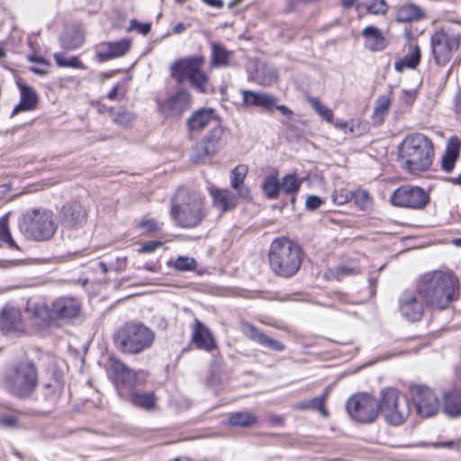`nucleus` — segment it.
<instances>
[{
	"instance_id": "1",
	"label": "nucleus",
	"mask_w": 461,
	"mask_h": 461,
	"mask_svg": "<svg viewBox=\"0 0 461 461\" xmlns=\"http://www.w3.org/2000/svg\"><path fill=\"white\" fill-rule=\"evenodd\" d=\"M416 290L428 305L444 310L458 299L459 279L451 270L429 271L419 276Z\"/></svg>"
},
{
	"instance_id": "2",
	"label": "nucleus",
	"mask_w": 461,
	"mask_h": 461,
	"mask_svg": "<svg viewBox=\"0 0 461 461\" xmlns=\"http://www.w3.org/2000/svg\"><path fill=\"white\" fill-rule=\"evenodd\" d=\"M403 167L411 174L427 171L432 165L434 149L431 140L422 133L407 135L399 146Z\"/></svg>"
},
{
	"instance_id": "3",
	"label": "nucleus",
	"mask_w": 461,
	"mask_h": 461,
	"mask_svg": "<svg viewBox=\"0 0 461 461\" xmlns=\"http://www.w3.org/2000/svg\"><path fill=\"white\" fill-rule=\"evenodd\" d=\"M170 212L176 224L185 229L198 226L206 215L202 196L183 187L172 198Z\"/></svg>"
},
{
	"instance_id": "4",
	"label": "nucleus",
	"mask_w": 461,
	"mask_h": 461,
	"mask_svg": "<svg viewBox=\"0 0 461 461\" xmlns=\"http://www.w3.org/2000/svg\"><path fill=\"white\" fill-rule=\"evenodd\" d=\"M303 251L286 238H277L271 243L268 258L271 269L279 276L291 277L300 269Z\"/></svg>"
},
{
	"instance_id": "5",
	"label": "nucleus",
	"mask_w": 461,
	"mask_h": 461,
	"mask_svg": "<svg viewBox=\"0 0 461 461\" xmlns=\"http://www.w3.org/2000/svg\"><path fill=\"white\" fill-rule=\"evenodd\" d=\"M3 383L6 391L14 396L22 399L31 397L39 384L36 365L26 359L9 366Z\"/></svg>"
},
{
	"instance_id": "6",
	"label": "nucleus",
	"mask_w": 461,
	"mask_h": 461,
	"mask_svg": "<svg viewBox=\"0 0 461 461\" xmlns=\"http://www.w3.org/2000/svg\"><path fill=\"white\" fill-rule=\"evenodd\" d=\"M155 339V332L140 321L125 323L113 335L116 348L128 355H137L150 348Z\"/></svg>"
},
{
	"instance_id": "7",
	"label": "nucleus",
	"mask_w": 461,
	"mask_h": 461,
	"mask_svg": "<svg viewBox=\"0 0 461 461\" xmlns=\"http://www.w3.org/2000/svg\"><path fill=\"white\" fill-rule=\"evenodd\" d=\"M19 228L27 239L43 241L53 237L58 224L51 211L33 209L23 214Z\"/></svg>"
},
{
	"instance_id": "8",
	"label": "nucleus",
	"mask_w": 461,
	"mask_h": 461,
	"mask_svg": "<svg viewBox=\"0 0 461 461\" xmlns=\"http://www.w3.org/2000/svg\"><path fill=\"white\" fill-rule=\"evenodd\" d=\"M378 406L384 420L393 426L402 424L411 411L407 396L394 387L381 390Z\"/></svg>"
},
{
	"instance_id": "9",
	"label": "nucleus",
	"mask_w": 461,
	"mask_h": 461,
	"mask_svg": "<svg viewBox=\"0 0 461 461\" xmlns=\"http://www.w3.org/2000/svg\"><path fill=\"white\" fill-rule=\"evenodd\" d=\"M203 59L189 57L176 60L171 65V76L179 85L189 80L192 86L200 93H205L208 86V77L203 71Z\"/></svg>"
},
{
	"instance_id": "10",
	"label": "nucleus",
	"mask_w": 461,
	"mask_h": 461,
	"mask_svg": "<svg viewBox=\"0 0 461 461\" xmlns=\"http://www.w3.org/2000/svg\"><path fill=\"white\" fill-rule=\"evenodd\" d=\"M434 59L439 65L447 64L460 44V32L453 26H446L431 37Z\"/></svg>"
},
{
	"instance_id": "11",
	"label": "nucleus",
	"mask_w": 461,
	"mask_h": 461,
	"mask_svg": "<svg viewBox=\"0 0 461 461\" xmlns=\"http://www.w3.org/2000/svg\"><path fill=\"white\" fill-rule=\"evenodd\" d=\"M349 416L361 423H371L379 414L378 401L368 393H357L351 396L346 404Z\"/></svg>"
},
{
	"instance_id": "12",
	"label": "nucleus",
	"mask_w": 461,
	"mask_h": 461,
	"mask_svg": "<svg viewBox=\"0 0 461 461\" xmlns=\"http://www.w3.org/2000/svg\"><path fill=\"white\" fill-rule=\"evenodd\" d=\"M410 392L420 416L429 418L437 414L439 400L432 389L426 385L413 384L410 387Z\"/></svg>"
},
{
	"instance_id": "13",
	"label": "nucleus",
	"mask_w": 461,
	"mask_h": 461,
	"mask_svg": "<svg viewBox=\"0 0 461 461\" xmlns=\"http://www.w3.org/2000/svg\"><path fill=\"white\" fill-rule=\"evenodd\" d=\"M192 97L186 89L181 88L164 99H158V110L166 117H180L191 107Z\"/></svg>"
},
{
	"instance_id": "14",
	"label": "nucleus",
	"mask_w": 461,
	"mask_h": 461,
	"mask_svg": "<svg viewBox=\"0 0 461 461\" xmlns=\"http://www.w3.org/2000/svg\"><path fill=\"white\" fill-rule=\"evenodd\" d=\"M391 203L399 207L421 209L429 202V194L418 186H401L391 195Z\"/></svg>"
},
{
	"instance_id": "15",
	"label": "nucleus",
	"mask_w": 461,
	"mask_h": 461,
	"mask_svg": "<svg viewBox=\"0 0 461 461\" xmlns=\"http://www.w3.org/2000/svg\"><path fill=\"white\" fill-rule=\"evenodd\" d=\"M106 372L109 379L118 389L132 388L137 384V374L119 359L109 357Z\"/></svg>"
},
{
	"instance_id": "16",
	"label": "nucleus",
	"mask_w": 461,
	"mask_h": 461,
	"mask_svg": "<svg viewBox=\"0 0 461 461\" xmlns=\"http://www.w3.org/2000/svg\"><path fill=\"white\" fill-rule=\"evenodd\" d=\"M87 221V212L77 202L66 203L59 212V223L63 230H79Z\"/></svg>"
},
{
	"instance_id": "17",
	"label": "nucleus",
	"mask_w": 461,
	"mask_h": 461,
	"mask_svg": "<svg viewBox=\"0 0 461 461\" xmlns=\"http://www.w3.org/2000/svg\"><path fill=\"white\" fill-rule=\"evenodd\" d=\"M417 294V290H405L399 296V312L410 321H420L424 313L423 303L418 299Z\"/></svg>"
},
{
	"instance_id": "18",
	"label": "nucleus",
	"mask_w": 461,
	"mask_h": 461,
	"mask_svg": "<svg viewBox=\"0 0 461 461\" xmlns=\"http://www.w3.org/2000/svg\"><path fill=\"white\" fill-rule=\"evenodd\" d=\"M222 129H212L194 149L191 159L199 163L204 158L214 155L221 146Z\"/></svg>"
},
{
	"instance_id": "19",
	"label": "nucleus",
	"mask_w": 461,
	"mask_h": 461,
	"mask_svg": "<svg viewBox=\"0 0 461 461\" xmlns=\"http://www.w3.org/2000/svg\"><path fill=\"white\" fill-rule=\"evenodd\" d=\"M52 314L57 320H71L77 317L81 312L80 302L71 296H60L51 303Z\"/></svg>"
},
{
	"instance_id": "20",
	"label": "nucleus",
	"mask_w": 461,
	"mask_h": 461,
	"mask_svg": "<svg viewBox=\"0 0 461 461\" xmlns=\"http://www.w3.org/2000/svg\"><path fill=\"white\" fill-rule=\"evenodd\" d=\"M241 331L248 339L257 342L266 348L277 352H282L285 349V346L282 342L268 337L251 323L242 322Z\"/></svg>"
},
{
	"instance_id": "21",
	"label": "nucleus",
	"mask_w": 461,
	"mask_h": 461,
	"mask_svg": "<svg viewBox=\"0 0 461 461\" xmlns=\"http://www.w3.org/2000/svg\"><path fill=\"white\" fill-rule=\"evenodd\" d=\"M131 48V41L122 39L118 41L103 42L99 45L96 56L99 61H107L125 55Z\"/></svg>"
},
{
	"instance_id": "22",
	"label": "nucleus",
	"mask_w": 461,
	"mask_h": 461,
	"mask_svg": "<svg viewBox=\"0 0 461 461\" xmlns=\"http://www.w3.org/2000/svg\"><path fill=\"white\" fill-rule=\"evenodd\" d=\"M209 193L212 198L213 207L221 212L230 211L237 205L238 195L230 190L211 186Z\"/></svg>"
},
{
	"instance_id": "23",
	"label": "nucleus",
	"mask_w": 461,
	"mask_h": 461,
	"mask_svg": "<svg viewBox=\"0 0 461 461\" xmlns=\"http://www.w3.org/2000/svg\"><path fill=\"white\" fill-rule=\"evenodd\" d=\"M192 341L199 349L205 351H212L216 348L212 331L197 319L193 326Z\"/></svg>"
},
{
	"instance_id": "24",
	"label": "nucleus",
	"mask_w": 461,
	"mask_h": 461,
	"mask_svg": "<svg viewBox=\"0 0 461 461\" xmlns=\"http://www.w3.org/2000/svg\"><path fill=\"white\" fill-rule=\"evenodd\" d=\"M242 101L246 106L262 107L266 110L272 109L276 104V98L264 92L241 90Z\"/></svg>"
},
{
	"instance_id": "25",
	"label": "nucleus",
	"mask_w": 461,
	"mask_h": 461,
	"mask_svg": "<svg viewBox=\"0 0 461 461\" xmlns=\"http://www.w3.org/2000/svg\"><path fill=\"white\" fill-rule=\"evenodd\" d=\"M365 47L371 51H381L384 50L388 44L386 38L381 30L375 26H366L362 31Z\"/></svg>"
},
{
	"instance_id": "26",
	"label": "nucleus",
	"mask_w": 461,
	"mask_h": 461,
	"mask_svg": "<svg viewBox=\"0 0 461 461\" xmlns=\"http://www.w3.org/2000/svg\"><path fill=\"white\" fill-rule=\"evenodd\" d=\"M443 411L452 419L461 417V389H451L444 393Z\"/></svg>"
},
{
	"instance_id": "27",
	"label": "nucleus",
	"mask_w": 461,
	"mask_h": 461,
	"mask_svg": "<svg viewBox=\"0 0 461 461\" xmlns=\"http://www.w3.org/2000/svg\"><path fill=\"white\" fill-rule=\"evenodd\" d=\"M22 327V313L14 307H5L0 313V329L9 332L18 330Z\"/></svg>"
},
{
	"instance_id": "28",
	"label": "nucleus",
	"mask_w": 461,
	"mask_h": 461,
	"mask_svg": "<svg viewBox=\"0 0 461 461\" xmlns=\"http://www.w3.org/2000/svg\"><path fill=\"white\" fill-rule=\"evenodd\" d=\"M19 88L21 92V100L14 108L12 116L20 112L32 111L37 106L38 96L35 91L32 87L22 84H19Z\"/></svg>"
},
{
	"instance_id": "29",
	"label": "nucleus",
	"mask_w": 461,
	"mask_h": 461,
	"mask_svg": "<svg viewBox=\"0 0 461 461\" xmlns=\"http://www.w3.org/2000/svg\"><path fill=\"white\" fill-rule=\"evenodd\" d=\"M27 311L32 314V320L34 325L42 328L49 324L50 321L55 320L52 314V306L49 308L45 303H36L27 307Z\"/></svg>"
},
{
	"instance_id": "30",
	"label": "nucleus",
	"mask_w": 461,
	"mask_h": 461,
	"mask_svg": "<svg viewBox=\"0 0 461 461\" xmlns=\"http://www.w3.org/2000/svg\"><path fill=\"white\" fill-rule=\"evenodd\" d=\"M211 47V66L212 68L228 67L232 58V52L221 43L212 41Z\"/></svg>"
},
{
	"instance_id": "31",
	"label": "nucleus",
	"mask_w": 461,
	"mask_h": 461,
	"mask_svg": "<svg viewBox=\"0 0 461 461\" xmlns=\"http://www.w3.org/2000/svg\"><path fill=\"white\" fill-rule=\"evenodd\" d=\"M425 16L424 11L413 4L402 5L396 14L397 21L401 23H412L422 19Z\"/></svg>"
},
{
	"instance_id": "32",
	"label": "nucleus",
	"mask_w": 461,
	"mask_h": 461,
	"mask_svg": "<svg viewBox=\"0 0 461 461\" xmlns=\"http://www.w3.org/2000/svg\"><path fill=\"white\" fill-rule=\"evenodd\" d=\"M212 119V113L211 110L200 109L195 111L187 121V125L190 131H203Z\"/></svg>"
},
{
	"instance_id": "33",
	"label": "nucleus",
	"mask_w": 461,
	"mask_h": 461,
	"mask_svg": "<svg viewBox=\"0 0 461 461\" xmlns=\"http://www.w3.org/2000/svg\"><path fill=\"white\" fill-rule=\"evenodd\" d=\"M459 153V140L457 138H450L445 155L442 158V168L446 172H451L455 167Z\"/></svg>"
},
{
	"instance_id": "34",
	"label": "nucleus",
	"mask_w": 461,
	"mask_h": 461,
	"mask_svg": "<svg viewBox=\"0 0 461 461\" xmlns=\"http://www.w3.org/2000/svg\"><path fill=\"white\" fill-rule=\"evenodd\" d=\"M420 60V50L418 46H411L408 53L394 63L397 71L402 72L405 68H415Z\"/></svg>"
},
{
	"instance_id": "35",
	"label": "nucleus",
	"mask_w": 461,
	"mask_h": 461,
	"mask_svg": "<svg viewBox=\"0 0 461 461\" xmlns=\"http://www.w3.org/2000/svg\"><path fill=\"white\" fill-rule=\"evenodd\" d=\"M129 399L133 405L148 411L153 409L156 404V397L153 393L132 391Z\"/></svg>"
},
{
	"instance_id": "36",
	"label": "nucleus",
	"mask_w": 461,
	"mask_h": 461,
	"mask_svg": "<svg viewBox=\"0 0 461 461\" xmlns=\"http://www.w3.org/2000/svg\"><path fill=\"white\" fill-rule=\"evenodd\" d=\"M328 395V392L323 393L321 396L314 397L308 401H303L295 404L297 410H313L318 411L324 417L328 416V411L325 409V401Z\"/></svg>"
},
{
	"instance_id": "37",
	"label": "nucleus",
	"mask_w": 461,
	"mask_h": 461,
	"mask_svg": "<svg viewBox=\"0 0 461 461\" xmlns=\"http://www.w3.org/2000/svg\"><path fill=\"white\" fill-rule=\"evenodd\" d=\"M61 47L66 50L79 48L84 42V37L78 31L66 32L59 40Z\"/></svg>"
},
{
	"instance_id": "38",
	"label": "nucleus",
	"mask_w": 461,
	"mask_h": 461,
	"mask_svg": "<svg viewBox=\"0 0 461 461\" xmlns=\"http://www.w3.org/2000/svg\"><path fill=\"white\" fill-rule=\"evenodd\" d=\"M6 244L9 249H19V247L14 240L9 227L8 215L5 214L0 218V245Z\"/></svg>"
},
{
	"instance_id": "39",
	"label": "nucleus",
	"mask_w": 461,
	"mask_h": 461,
	"mask_svg": "<svg viewBox=\"0 0 461 461\" xmlns=\"http://www.w3.org/2000/svg\"><path fill=\"white\" fill-rule=\"evenodd\" d=\"M391 106L390 98L386 95L380 96L376 102L373 112V117L377 122H382L388 113Z\"/></svg>"
},
{
	"instance_id": "40",
	"label": "nucleus",
	"mask_w": 461,
	"mask_h": 461,
	"mask_svg": "<svg viewBox=\"0 0 461 461\" xmlns=\"http://www.w3.org/2000/svg\"><path fill=\"white\" fill-rule=\"evenodd\" d=\"M257 80L262 86H271L277 79L276 72L274 68L265 65L257 69Z\"/></svg>"
},
{
	"instance_id": "41",
	"label": "nucleus",
	"mask_w": 461,
	"mask_h": 461,
	"mask_svg": "<svg viewBox=\"0 0 461 461\" xmlns=\"http://www.w3.org/2000/svg\"><path fill=\"white\" fill-rule=\"evenodd\" d=\"M280 183V190L287 194H294L299 191L301 186L300 181L294 174L285 176Z\"/></svg>"
},
{
	"instance_id": "42",
	"label": "nucleus",
	"mask_w": 461,
	"mask_h": 461,
	"mask_svg": "<svg viewBox=\"0 0 461 461\" xmlns=\"http://www.w3.org/2000/svg\"><path fill=\"white\" fill-rule=\"evenodd\" d=\"M262 187L266 196L269 199L277 198L281 192L280 183L275 176H269L267 177L263 182Z\"/></svg>"
},
{
	"instance_id": "43",
	"label": "nucleus",
	"mask_w": 461,
	"mask_h": 461,
	"mask_svg": "<svg viewBox=\"0 0 461 461\" xmlns=\"http://www.w3.org/2000/svg\"><path fill=\"white\" fill-rule=\"evenodd\" d=\"M257 419L254 415L248 412H237L229 418V423L231 426L249 427L256 422Z\"/></svg>"
},
{
	"instance_id": "44",
	"label": "nucleus",
	"mask_w": 461,
	"mask_h": 461,
	"mask_svg": "<svg viewBox=\"0 0 461 461\" xmlns=\"http://www.w3.org/2000/svg\"><path fill=\"white\" fill-rule=\"evenodd\" d=\"M53 58L59 67L74 68L79 69L85 68V65L78 59L77 57L66 58L61 53H55Z\"/></svg>"
},
{
	"instance_id": "45",
	"label": "nucleus",
	"mask_w": 461,
	"mask_h": 461,
	"mask_svg": "<svg viewBox=\"0 0 461 461\" xmlns=\"http://www.w3.org/2000/svg\"><path fill=\"white\" fill-rule=\"evenodd\" d=\"M113 121L122 127H128L135 119L134 114L125 109H119L112 113Z\"/></svg>"
},
{
	"instance_id": "46",
	"label": "nucleus",
	"mask_w": 461,
	"mask_h": 461,
	"mask_svg": "<svg viewBox=\"0 0 461 461\" xmlns=\"http://www.w3.org/2000/svg\"><path fill=\"white\" fill-rule=\"evenodd\" d=\"M309 104L314 109V111L325 121L328 122H331L333 120V113L332 111L322 104L318 99L314 97H310L308 99Z\"/></svg>"
},
{
	"instance_id": "47",
	"label": "nucleus",
	"mask_w": 461,
	"mask_h": 461,
	"mask_svg": "<svg viewBox=\"0 0 461 461\" xmlns=\"http://www.w3.org/2000/svg\"><path fill=\"white\" fill-rule=\"evenodd\" d=\"M248 173V167L245 165H238L230 173V185L238 190L243 184Z\"/></svg>"
},
{
	"instance_id": "48",
	"label": "nucleus",
	"mask_w": 461,
	"mask_h": 461,
	"mask_svg": "<svg viewBox=\"0 0 461 461\" xmlns=\"http://www.w3.org/2000/svg\"><path fill=\"white\" fill-rule=\"evenodd\" d=\"M197 267L194 258L179 256L174 263V267L179 271H192Z\"/></svg>"
},
{
	"instance_id": "49",
	"label": "nucleus",
	"mask_w": 461,
	"mask_h": 461,
	"mask_svg": "<svg viewBox=\"0 0 461 461\" xmlns=\"http://www.w3.org/2000/svg\"><path fill=\"white\" fill-rule=\"evenodd\" d=\"M366 7L368 13L372 14H384L388 10V5L384 0H367Z\"/></svg>"
},
{
	"instance_id": "50",
	"label": "nucleus",
	"mask_w": 461,
	"mask_h": 461,
	"mask_svg": "<svg viewBox=\"0 0 461 461\" xmlns=\"http://www.w3.org/2000/svg\"><path fill=\"white\" fill-rule=\"evenodd\" d=\"M44 389H45L44 394H45L46 398L56 399L57 397H59L61 394L63 385L59 380L54 379L51 383L46 384L44 385Z\"/></svg>"
},
{
	"instance_id": "51",
	"label": "nucleus",
	"mask_w": 461,
	"mask_h": 461,
	"mask_svg": "<svg viewBox=\"0 0 461 461\" xmlns=\"http://www.w3.org/2000/svg\"><path fill=\"white\" fill-rule=\"evenodd\" d=\"M332 201L338 205H343L353 199V193L347 188L335 190L331 195Z\"/></svg>"
},
{
	"instance_id": "52",
	"label": "nucleus",
	"mask_w": 461,
	"mask_h": 461,
	"mask_svg": "<svg viewBox=\"0 0 461 461\" xmlns=\"http://www.w3.org/2000/svg\"><path fill=\"white\" fill-rule=\"evenodd\" d=\"M31 62L36 64V66L32 67L31 70L38 75H46L47 68L49 67V63L43 58L32 56L29 58Z\"/></svg>"
},
{
	"instance_id": "53",
	"label": "nucleus",
	"mask_w": 461,
	"mask_h": 461,
	"mask_svg": "<svg viewBox=\"0 0 461 461\" xmlns=\"http://www.w3.org/2000/svg\"><path fill=\"white\" fill-rule=\"evenodd\" d=\"M138 227L141 229L142 233L145 234L158 232L161 230V224L153 219L140 221Z\"/></svg>"
},
{
	"instance_id": "54",
	"label": "nucleus",
	"mask_w": 461,
	"mask_h": 461,
	"mask_svg": "<svg viewBox=\"0 0 461 461\" xmlns=\"http://www.w3.org/2000/svg\"><path fill=\"white\" fill-rule=\"evenodd\" d=\"M355 203L362 209H366L369 202V194L366 190H357L353 193Z\"/></svg>"
},
{
	"instance_id": "55",
	"label": "nucleus",
	"mask_w": 461,
	"mask_h": 461,
	"mask_svg": "<svg viewBox=\"0 0 461 461\" xmlns=\"http://www.w3.org/2000/svg\"><path fill=\"white\" fill-rule=\"evenodd\" d=\"M129 30H137L140 33L146 35L150 32V24L140 23L136 20H131Z\"/></svg>"
},
{
	"instance_id": "56",
	"label": "nucleus",
	"mask_w": 461,
	"mask_h": 461,
	"mask_svg": "<svg viewBox=\"0 0 461 461\" xmlns=\"http://www.w3.org/2000/svg\"><path fill=\"white\" fill-rule=\"evenodd\" d=\"M162 246V242L160 241H148L146 243H144L139 249L138 251L140 253H151L153 252L155 249H158L159 247Z\"/></svg>"
},
{
	"instance_id": "57",
	"label": "nucleus",
	"mask_w": 461,
	"mask_h": 461,
	"mask_svg": "<svg viewBox=\"0 0 461 461\" xmlns=\"http://www.w3.org/2000/svg\"><path fill=\"white\" fill-rule=\"evenodd\" d=\"M322 203L321 199L317 195H310L305 201V205L309 210H316Z\"/></svg>"
},
{
	"instance_id": "58",
	"label": "nucleus",
	"mask_w": 461,
	"mask_h": 461,
	"mask_svg": "<svg viewBox=\"0 0 461 461\" xmlns=\"http://www.w3.org/2000/svg\"><path fill=\"white\" fill-rule=\"evenodd\" d=\"M0 423L6 428H15L18 425V419L14 416H5L0 419Z\"/></svg>"
},
{
	"instance_id": "59",
	"label": "nucleus",
	"mask_w": 461,
	"mask_h": 461,
	"mask_svg": "<svg viewBox=\"0 0 461 461\" xmlns=\"http://www.w3.org/2000/svg\"><path fill=\"white\" fill-rule=\"evenodd\" d=\"M359 274V269L357 267H340L338 268V275L339 276H350V275H357Z\"/></svg>"
},
{
	"instance_id": "60",
	"label": "nucleus",
	"mask_w": 461,
	"mask_h": 461,
	"mask_svg": "<svg viewBox=\"0 0 461 461\" xmlns=\"http://www.w3.org/2000/svg\"><path fill=\"white\" fill-rule=\"evenodd\" d=\"M335 127L339 130L343 131L345 133H352L354 131L353 127H348V122L344 121H336Z\"/></svg>"
},
{
	"instance_id": "61",
	"label": "nucleus",
	"mask_w": 461,
	"mask_h": 461,
	"mask_svg": "<svg viewBox=\"0 0 461 461\" xmlns=\"http://www.w3.org/2000/svg\"><path fill=\"white\" fill-rule=\"evenodd\" d=\"M274 107H276L278 111H280V113L284 116L291 118V116L293 114V112L288 107H286L285 105H276V104H275Z\"/></svg>"
},
{
	"instance_id": "62",
	"label": "nucleus",
	"mask_w": 461,
	"mask_h": 461,
	"mask_svg": "<svg viewBox=\"0 0 461 461\" xmlns=\"http://www.w3.org/2000/svg\"><path fill=\"white\" fill-rule=\"evenodd\" d=\"M203 2L207 5L216 8H221L224 5L222 0H203Z\"/></svg>"
},
{
	"instance_id": "63",
	"label": "nucleus",
	"mask_w": 461,
	"mask_h": 461,
	"mask_svg": "<svg viewBox=\"0 0 461 461\" xmlns=\"http://www.w3.org/2000/svg\"><path fill=\"white\" fill-rule=\"evenodd\" d=\"M119 89H120V85L119 84L115 85L113 86V88L107 95V98L110 100H115L118 96Z\"/></svg>"
},
{
	"instance_id": "64",
	"label": "nucleus",
	"mask_w": 461,
	"mask_h": 461,
	"mask_svg": "<svg viewBox=\"0 0 461 461\" xmlns=\"http://www.w3.org/2000/svg\"><path fill=\"white\" fill-rule=\"evenodd\" d=\"M456 111L461 116V92L456 97Z\"/></svg>"
}]
</instances>
